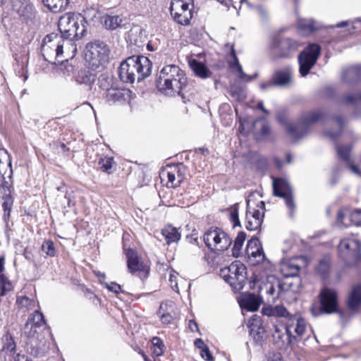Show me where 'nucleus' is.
I'll use <instances>...</instances> for the list:
<instances>
[{
	"label": "nucleus",
	"instance_id": "1",
	"mask_svg": "<svg viewBox=\"0 0 361 361\" xmlns=\"http://www.w3.org/2000/svg\"><path fill=\"white\" fill-rule=\"evenodd\" d=\"M25 335L30 339V344L37 349V355L44 353L47 348V338L50 332L47 329L44 315L35 310L25 325Z\"/></svg>",
	"mask_w": 361,
	"mask_h": 361
},
{
	"label": "nucleus",
	"instance_id": "2",
	"mask_svg": "<svg viewBox=\"0 0 361 361\" xmlns=\"http://www.w3.org/2000/svg\"><path fill=\"white\" fill-rule=\"evenodd\" d=\"M152 63L144 56H132L123 61L119 67L120 79L126 83L138 82L147 78L152 72Z\"/></svg>",
	"mask_w": 361,
	"mask_h": 361
},
{
	"label": "nucleus",
	"instance_id": "3",
	"mask_svg": "<svg viewBox=\"0 0 361 361\" xmlns=\"http://www.w3.org/2000/svg\"><path fill=\"white\" fill-rule=\"evenodd\" d=\"M58 27L61 35L66 39V44L73 46L71 42L82 38L86 32V25L82 14L67 13L63 15L59 20Z\"/></svg>",
	"mask_w": 361,
	"mask_h": 361
},
{
	"label": "nucleus",
	"instance_id": "4",
	"mask_svg": "<svg viewBox=\"0 0 361 361\" xmlns=\"http://www.w3.org/2000/svg\"><path fill=\"white\" fill-rule=\"evenodd\" d=\"M322 117V114L319 111H312L303 114L298 123L295 125L289 123L286 113H279L277 115V121L283 125L289 135L295 140L305 136L310 128L318 122Z\"/></svg>",
	"mask_w": 361,
	"mask_h": 361
},
{
	"label": "nucleus",
	"instance_id": "5",
	"mask_svg": "<svg viewBox=\"0 0 361 361\" xmlns=\"http://www.w3.org/2000/svg\"><path fill=\"white\" fill-rule=\"evenodd\" d=\"M65 42L62 36L58 34L47 35L42 44V52L44 59L53 64L67 61V59H63V48Z\"/></svg>",
	"mask_w": 361,
	"mask_h": 361
},
{
	"label": "nucleus",
	"instance_id": "6",
	"mask_svg": "<svg viewBox=\"0 0 361 361\" xmlns=\"http://www.w3.org/2000/svg\"><path fill=\"white\" fill-rule=\"evenodd\" d=\"M258 194H251L247 200L245 214V228L249 231L258 230L263 221L265 204L262 200H257Z\"/></svg>",
	"mask_w": 361,
	"mask_h": 361
},
{
	"label": "nucleus",
	"instance_id": "7",
	"mask_svg": "<svg viewBox=\"0 0 361 361\" xmlns=\"http://www.w3.org/2000/svg\"><path fill=\"white\" fill-rule=\"evenodd\" d=\"M220 276L235 291L243 289L246 281V268L240 261H235L229 266L221 269Z\"/></svg>",
	"mask_w": 361,
	"mask_h": 361
},
{
	"label": "nucleus",
	"instance_id": "8",
	"mask_svg": "<svg viewBox=\"0 0 361 361\" xmlns=\"http://www.w3.org/2000/svg\"><path fill=\"white\" fill-rule=\"evenodd\" d=\"M203 240L207 247L216 254L226 250L232 243L227 233L217 227L207 230L203 235Z\"/></svg>",
	"mask_w": 361,
	"mask_h": 361
},
{
	"label": "nucleus",
	"instance_id": "9",
	"mask_svg": "<svg viewBox=\"0 0 361 361\" xmlns=\"http://www.w3.org/2000/svg\"><path fill=\"white\" fill-rule=\"evenodd\" d=\"M85 59L92 69H97L104 66L108 61L106 45L100 41L89 43L86 46Z\"/></svg>",
	"mask_w": 361,
	"mask_h": 361
},
{
	"label": "nucleus",
	"instance_id": "10",
	"mask_svg": "<svg viewBox=\"0 0 361 361\" xmlns=\"http://www.w3.org/2000/svg\"><path fill=\"white\" fill-rule=\"evenodd\" d=\"M110 79L104 76L99 78V87L106 90V99L110 103H122L130 98L131 91L128 88L118 87L116 85L111 84L109 86Z\"/></svg>",
	"mask_w": 361,
	"mask_h": 361
},
{
	"label": "nucleus",
	"instance_id": "11",
	"mask_svg": "<svg viewBox=\"0 0 361 361\" xmlns=\"http://www.w3.org/2000/svg\"><path fill=\"white\" fill-rule=\"evenodd\" d=\"M192 0H171L170 12L173 20L178 24L187 25L192 18Z\"/></svg>",
	"mask_w": 361,
	"mask_h": 361
},
{
	"label": "nucleus",
	"instance_id": "12",
	"mask_svg": "<svg viewBox=\"0 0 361 361\" xmlns=\"http://www.w3.org/2000/svg\"><path fill=\"white\" fill-rule=\"evenodd\" d=\"M188 79L187 77L178 78L173 80H166L157 81V90L164 95L169 97H174L176 95H181L183 98L185 97L186 92L189 90L188 88Z\"/></svg>",
	"mask_w": 361,
	"mask_h": 361
},
{
	"label": "nucleus",
	"instance_id": "13",
	"mask_svg": "<svg viewBox=\"0 0 361 361\" xmlns=\"http://www.w3.org/2000/svg\"><path fill=\"white\" fill-rule=\"evenodd\" d=\"M320 307L311 308L312 314L316 317L321 313L331 314L337 311L338 297L336 292L331 288H324L319 293Z\"/></svg>",
	"mask_w": 361,
	"mask_h": 361
},
{
	"label": "nucleus",
	"instance_id": "14",
	"mask_svg": "<svg viewBox=\"0 0 361 361\" xmlns=\"http://www.w3.org/2000/svg\"><path fill=\"white\" fill-rule=\"evenodd\" d=\"M321 47L317 44H310L299 55L300 73L302 76L307 75L314 66L320 54Z\"/></svg>",
	"mask_w": 361,
	"mask_h": 361
},
{
	"label": "nucleus",
	"instance_id": "15",
	"mask_svg": "<svg viewBox=\"0 0 361 361\" xmlns=\"http://www.w3.org/2000/svg\"><path fill=\"white\" fill-rule=\"evenodd\" d=\"M306 329V322L300 314L290 315L286 324L285 330L287 334V342L291 344L296 336H301Z\"/></svg>",
	"mask_w": 361,
	"mask_h": 361
},
{
	"label": "nucleus",
	"instance_id": "16",
	"mask_svg": "<svg viewBox=\"0 0 361 361\" xmlns=\"http://www.w3.org/2000/svg\"><path fill=\"white\" fill-rule=\"evenodd\" d=\"M273 190L274 195L284 199L286 207L290 209V213H293L295 209V204L289 183L283 178H274Z\"/></svg>",
	"mask_w": 361,
	"mask_h": 361
},
{
	"label": "nucleus",
	"instance_id": "17",
	"mask_svg": "<svg viewBox=\"0 0 361 361\" xmlns=\"http://www.w3.org/2000/svg\"><path fill=\"white\" fill-rule=\"evenodd\" d=\"M182 164L167 166L160 173V178L162 181L166 180L168 188H176L180 185L184 180Z\"/></svg>",
	"mask_w": 361,
	"mask_h": 361
},
{
	"label": "nucleus",
	"instance_id": "18",
	"mask_svg": "<svg viewBox=\"0 0 361 361\" xmlns=\"http://www.w3.org/2000/svg\"><path fill=\"white\" fill-rule=\"evenodd\" d=\"M245 256L251 265H257L265 259L262 245L257 238H252L247 244Z\"/></svg>",
	"mask_w": 361,
	"mask_h": 361
},
{
	"label": "nucleus",
	"instance_id": "19",
	"mask_svg": "<svg viewBox=\"0 0 361 361\" xmlns=\"http://www.w3.org/2000/svg\"><path fill=\"white\" fill-rule=\"evenodd\" d=\"M361 243L355 239H343L338 245V252L342 257H353L356 262L361 259Z\"/></svg>",
	"mask_w": 361,
	"mask_h": 361
},
{
	"label": "nucleus",
	"instance_id": "20",
	"mask_svg": "<svg viewBox=\"0 0 361 361\" xmlns=\"http://www.w3.org/2000/svg\"><path fill=\"white\" fill-rule=\"evenodd\" d=\"M299 44L290 38L279 39L274 37L271 40L270 47L274 51L279 50V55L280 57H288L289 54L297 50Z\"/></svg>",
	"mask_w": 361,
	"mask_h": 361
},
{
	"label": "nucleus",
	"instance_id": "21",
	"mask_svg": "<svg viewBox=\"0 0 361 361\" xmlns=\"http://www.w3.org/2000/svg\"><path fill=\"white\" fill-rule=\"evenodd\" d=\"M306 264L303 257H296L288 260H283L280 265V271L286 277H295L299 274L300 269Z\"/></svg>",
	"mask_w": 361,
	"mask_h": 361
},
{
	"label": "nucleus",
	"instance_id": "22",
	"mask_svg": "<svg viewBox=\"0 0 361 361\" xmlns=\"http://www.w3.org/2000/svg\"><path fill=\"white\" fill-rule=\"evenodd\" d=\"M0 196L3 200L2 207L4 210V219L7 221L13 206L11 185L7 181H4L0 185Z\"/></svg>",
	"mask_w": 361,
	"mask_h": 361
},
{
	"label": "nucleus",
	"instance_id": "23",
	"mask_svg": "<svg viewBox=\"0 0 361 361\" xmlns=\"http://www.w3.org/2000/svg\"><path fill=\"white\" fill-rule=\"evenodd\" d=\"M228 63L229 68L231 70L233 73H235L238 75V77L244 81H250L252 80V77L245 73L243 71V68L239 63V61L236 56L235 51L234 49V46H231V53L229 59H228Z\"/></svg>",
	"mask_w": 361,
	"mask_h": 361
},
{
	"label": "nucleus",
	"instance_id": "24",
	"mask_svg": "<svg viewBox=\"0 0 361 361\" xmlns=\"http://www.w3.org/2000/svg\"><path fill=\"white\" fill-rule=\"evenodd\" d=\"M186 77L183 71H182L178 66L167 65L161 68L159 72L157 81H162L164 79L171 80L175 78Z\"/></svg>",
	"mask_w": 361,
	"mask_h": 361
},
{
	"label": "nucleus",
	"instance_id": "25",
	"mask_svg": "<svg viewBox=\"0 0 361 361\" xmlns=\"http://www.w3.org/2000/svg\"><path fill=\"white\" fill-rule=\"evenodd\" d=\"M293 70L286 67L276 71L273 75L274 84L277 86H285L291 83Z\"/></svg>",
	"mask_w": 361,
	"mask_h": 361
},
{
	"label": "nucleus",
	"instance_id": "26",
	"mask_svg": "<svg viewBox=\"0 0 361 361\" xmlns=\"http://www.w3.org/2000/svg\"><path fill=\"white\" fill-rule=\"evenodd\" d=\"M127 258V266L130 272L135 273L143 269L142 262L140 261L136 251L132 249H124Z\"/></svg>",
	"mask_w": 361,
	"mask_h": 361
},
{
	"label": "nucleus",
	"instance_id": "27",
	"mask_svg": "<svg viewBox=\"0 0 361 361\" xmlns=\"http://www.w3.org/2000/svg\"><path fill=\"white\" fill-rule=\"evenodd\" d=\"M260 302L259 298L252 293L243 294L239 301L240 305L243 309L251 312L257 311L259 307Z\"/></svg>",
	"mask_w": 361,
	"mask_h": 361
},
{
	"label": "nucleus",
	"instance_id": "28",
	"mask_svg": "<svg viewBox=\"0 0 361 361\" xmlns=\"http://www.w3.org/2000/svg\"><path fill=\"white\" fill-rule=\"evenodd\" d=\"M13 8L19 16L26 18H32L33 15V6L30 0H14Z\"/></svg>",
	"mask_w": 361,
	"mask_h": 361
},
{
	"label": "nucleus",
	"instance_id": "29",
	"mask_svg": "<svg viewBox=\"0 0 361 361\" xmlns=\"http://www.w3.org/2000/svg\"><path fill=\"white\" fill-rule=\"evenodd\" d=\"M281 289L280 282L276 279H271L268 280L267 283H264L262 286H259V293L265 292L267 295L272 297V299L278 298L279 292Z\"/></svg>",
	"mask_w": 361,
	"mask_h": 361
},
{
	"label": "nucleus",
	"instance_id": "30",
	"mask_svg": "<svg viewBox=\"0 0 361 361\" xmlns=\"http://www.w3.org/2000/svg\"><path fill=\"white\" fill-rule=\"evenodd\" d=\"M298 28L302 34L306 35L314 30L321 29L322 25L312 19L299 18L297 23Z\"/></svg>",
	"mask_w": 361,
	"mask_h": 361
},
{
	"label": "nucleus",
	"instance_id": "31",
	"mask_svg": "<svg viewBox=\"0 0 361 361\" xmlns=\"http://www.w3.org/2000/svg\"><path fill=\"white\" fill-rule=\"evenodd\" d=\"M189 66L195 75L200 78L205 79L209 78L212 75V72L209 70V68L204 64L196 59L190 60Z\"/></svg>",
	"mask_w": 361,
	"mask_h": 361
},
{
	"label": "nucleus",
	"instance_id": "32",
	"mask_svg": "<svg viewBox=\"0 0 361 361\" xmlns=\"http://www.w3.org/2000/svg\"><path fill=\"white\" fill-rule=\"evenodd\" d=\"M361 305V285L354 287L349 295L348 307L350 310L356 311Z\"/></svg>",
	"mask_w": 361,
	"mask_h": 361
},
{
	"label": "nucleus",
	"instance_id": "33",
	"mask_svg": "<svg viewBox=\"0 0 361 361\" xmlns=\"http://www.w3.org/2000/svg\"><path fill=\"white\" fill-rule=\"evenodd\" d=\"M262 314L267 317H288L290 316L288 310L282 305L268 307L262 309Z\"/></svg>",
	"mask_w": 361,
	"mask_h": 361
},
{
	"label": "nucleus",
	"instance_id": "34",
	"mask_svg": "<svg viewBox=\"0 0 361 361\" xmlns=\"http://www.w3.org/2000/svg\"><path fill=\"white\" fill-rule=\"evenodd\" d=\"M361 78V66L356 65L343 70L342 80L346 82L355 81Z\"/></svg>",
	"mask_w": 361,
	"mask_h": 361
},
{
	"label": "nucleus",
	"instance_id": "35",
	"mask_svg": "<svg viewBox=\"0 0 361 361\" xmlns=\"http://www.w3.org/2000/svg\"><path fill=\"white\" fill-rule=\"evenodd\" d=\"M253 127L256 131L257 139L268 135L270 131L269 124L262 118L257 119L253 123Z\"/></svg>",
	"mask_w": 361,
	"mask_h": 361
},
{
	"label": "nucleus",
	"instance_id": "36",
	"mask_svg": "<svg viewBox=\"0 0 361 361\" xmlns=\"http://www.w3.org/2000/svg\"><path fill=\"white\" fill-rule=\"evenodd\" d=\"M46 7L50 11L57 13L65 10L69 4V0H42Z\"/></svg>",
	"mask_w": 361,
	"mask_h": 361
},
{
	"label": "nucleus",
	"instance_id": "37",
	"mask_svg": "<svg viewBox=\"0 0 361 361\" xmlns=\"http://www.w3.org/2000/svg\"><path fill=\"white\" fill-rule=\"evenodd\" d=\"M161 233L168 244L178 242L180 238V233L178 232V229L171 226L164 227L161 231Z\"/></svg>",
	"mask_w": 361,
	"mask_h": 361
},
{
	"label": "nucleus",
	"instance_id": "38",
	"mask_svg": "<svg viewBox=\"0 0 361 361\" xmlns=\"http://www.w3.org/2000/svg\"><path fill=\"white\" fill-rule=\"evenodd\" d=\"M122 21L123 20L119 16L106 15L102 19L103 25L109 30H114L118 27Z\"/></svg>",
	"mask_w": 361,
	"mask_h": 361
},
{
	"label": "nucleus",
	"instance_id": "39",
	"mask_svg": "<svg viewBox=\"0 0 361 361\" xmlns=\"http://www.w3.org/2000/svg\"><path fill=\"white\" fill-rule=\"evenodd\" d=\"M2 351L6 354L12 355L16 351V345L12 336L7 332L2 337Z\"/></svg>",
	"mask_w": 361,
	"mask_h": 361
},
{
	"label": "nucleus",
	"instance_id": "40",
	"mask_svg": "<svg viewBox=\"0 0 361 361\" xmlns=\"http://www.w3.org/2000/svg\"><path fill=\"white\" fill-rule=\"evenodd\" d=\"M128 38L131 43H133L137 46H140V44L143 41V30L139 26H135L130 29L128 34Z\"/></svg>",
	"mask_w": 361,
	"mask_h": 361
},
{
	"label": "nucleus",
	"instance_id": "41",
	"mask_svg": "<svg viewBox=\"0 0 361 361\" xmlns=\"http://www.w3.org/2000/svg\"><path fill=\"white\" fill-rule=\"evenodd\" d=\"M246 239V234L241 231L239 232L234 240V245L232 249V254L234 257H238L242 254V247Z\"/></svg>",
	"mask_w": 361,
	"mask_h": 361
},
{
	"label": "nucleus",
	"instance_id": "42",
	"mask_svg": "<svg viewBox=\"0 0 361 361\" xmlns=\"http://www.w3.org/2000/svg\"><path fill=\"white\" fill-rule=\"evenodd\" d=\"M16 305L18 309L24 312L30 310L35 307L36 302L30 299L27 296H18L16 299Z\"/></svg>",
	"mask_w": 361,
	"mask_h": 361
},
{
	"label": "nucleus",
	"instance_id": "43",
	"mask_svg": "<svg viewBox=\"0 0 361 361\" xmlns=\"http://www.w3.org/2000/svg\"><path fill=\"white\" fill-rule=\"evenodd\" d=\"M341 102L350 106H361V92H354L349 93L342 99Z\"/></svg>",
	"mask_w": 361,
	"mask_h": 361
},
{
	"label": "nucleus",
	"instance_id": "44",
	"mask_svg": "<svg viewBox=\"0 0 361 361\" xmlns=\"http://www.w3.org/2000/svg\"><path fill=\"white\" fill-rule=\"evenodd\" d=\"M316 273L321 276L322 278H325L329 271V259L325 257L319 262V264L315 268Z\"/></svg>",
	"mask_w": 361,
	"mask_h": 361
},
{
	"label": "nucleus",
	"instance_id": "45",
	"mask_svg": "<svg viewBox=\"0 0 361 361\" xmlns=\"http://www.w3.org/2000/svg\"><path fill=\"white\" fill-rule=\"evenodd\" d=\"M287 334L286 333L285 328H280L275 326L274 331L273 333V337L276 343H281V345H290L287 342Z\"/></svg>",
	"mask_w": 361,
	"mask_h": 361
},
{
	"label": "nucleus",
	"instance_id": "46",
	"mask_svg": "<svg viewBox=\"0 0 361 361\" xmlns=\"http://www.w3.org/2000/svg\"><path fill=\"white\" fill-rule=\"evenodd\" d=\"M114 161L113 157H106L101 158L99 161V166L100 169L107 173H111L113 172V166Z\"/></svg>",
	"mask_w": 361,
	"mask_h": 361
},
{
	"label": "nucleus",
	"instance_id": "47",
	"mask_svg": "<svg viewBox=\"0 0 361 361\" xmlns=\"http://www.w3.org/2000/svg\"><path fill=\"white\" fill-rule=\"evenodd\" d=\"M230 221L233 227L240 226V222L238 217V204H234L229 209Z\"/></svg>",
	"mask_w": 361,
	"mask_h": 361
},
{
	"label": "nucleus",
	"instance_id": "48",
	"mask_svg": "<svg viewBox=\"0 0 361 361\" xmlns=\"http://www.w3.org/2000/svg\"><path fill=\"white\" fill-rule=\"evenodd\" d=\"M42 251L49 257H53L56 255V250L52 240H45L42 245Z\"/></svg>",
	"mask_w": 361,
	"mask_h": 361
},
{
	"label": "nucleus",
	"instance_id": "49",
	"mask_svg": "<svg viewBox=\"0 0 361 361\" xmlns=\"http://www.w3.org/2000/svg\"><path fill=\"white\" fill-rule=\"evenodd\" d=\"M334 123L336 126L338 128V130L336 133L326 131L325 134L331 139V140H335L341 133V130L344 126V122L342 120L341 118L338 117L333 120Z\"/></svg>",
	"mask_w": 361,
	"mask_h": 361
},
{
	"label": "nucleus",
	"instance_id": "50",
	"mask_svg": "<svg viewBox=\"0 0 361 361\" xmlns=\"http://www.w3.org/2000/svg\"><path fill=\"white\" fill-rule=\"evenodd\" d=\"M152 344L154 345L153 354L156 357L161 356L164 353V347L162 341L158 337H154L152 338Z\"/></svg>",
	"mask_w": 361,
	"mask_h": 361
},
{
	"label": "nucleus",
	"instance_id": "51",
	"mask_svg": "<svg viewBox=\"0 0 361 361\" xmlns=\"http://www.w3.org/2000/svg\"><path fill=\"white\" fill-rule=\"evenodd\" d=\"M337 154L338 157L346 162L350 161V148L349 147L338 146L336 148Z\"/></svg>",
	"mask_w": 361,
	"mask_h": 361
},
{
	"label": "nucleus",
	"instance_id": "52",
	"mask_svg": "<svg viewBox=\"0 0 361 361\" xmlns=\"http://www.w3.org/2000/svg\"><path fill=\"white\" fill-rule=\"evenodd\" d=\"M178 273H177L174 270H171L170 274H169V281L170 283L171 288L176 293L179 292V288H178Z\"/></svg>",
	"mask_w": 361,
	"mask_h": 361
},
{
	"label": "nucleus",
	"instance_id": "53",
	"mask_svg": "<svg viewBox=\"0 0 361 361\" xmlns=\"http://www.w3.org/2000/svg\"><path fill=\"white\" fill-rule=\"evenodd\" d=\"M174 303L172 301H166L160 305L157 314H161L169 312H173Z\"/></svg>",
	"mask_w": 361,
	"mask_h": 361
},
{
	"label": "nucleus",
	"instance_id": "54",
	"mask_svg": "<svg viewBox=\"0 0 361 361\" xmlns=\"http://www.w3.org/2000/svg\"><path fill=\"white\" fill-rule=\"evenodd\" d=\"M98 12L93 8L84 10L82 17L84 18V24L85 25L88 20H93L97 17Z\"/></svg>",
	"mask_w": 361,
	"mask_h": 361
},
{
	"label": "nucleus",
	"instance_id": "55",
	"mask_svg": "<svg viewBox=\"0 0 361 361\" xmlns=\"http://www.w3.org/2000/svg\"><path fill=\"white\" fill-rule=\"evenodd\" d=\"M350 221L356 226L361 225V209H356L350 214Z\"/></svg>",
	"mask_w": 361,
	"mask_h": 361
},
{
	"label": "nucleus",
	"instance_id": "56",
	"mask_svg": "<svg viewBox=\"0 0 361 361\" xmlns=\"http://www.w3.org/2000/svg\"><path fill=\"white\" fill-rule=\"evenodd\" d=\"M173 313V312H169L159 314V317L160 318L161 322L165 324H171L174 319Z\"/></svg>",
	"mask_w": 361,
	"mask_h": 361
},
{
	"label": "nucleus",
	"instance_id": "57",
	"mask_svg": "<svg viewBox=\"0 0 361 361\" xmlns=\"http://www.w3.org/2000/svg\"><path fill=\"white\" fill-rule=\"evenodd\" d=\"M105 287L110 291L114 293H119L121 292V287L119 284L115 282H111L109 283H105Z\"/></svg>",
	"mask_w": 361,
	"mask_h": 361
},
{
	"label": "nucleus",
	"instance_id": "58",
	"mask_svg": "<svg viewBox=\"0 0 361 361\" xmlns=\"http://www.w3.org/2000/svg\"><path fill=\"white\" fill-rule=\"evenodd\" d=\"M200 355L206 361H212L213 360V356L208 346L204 347V348L200 350Z\"/></svg>",
	"mask_w": 361,
	"mask_h": 361
},
{
	"label": "nucleus",
	"instance_id": "59",
	"mask_svg": "<svg viewBox=\"0 0 361 361\" xmlns=\"http://www.w3.org/2000/svg\"><path fill=\"white\" fill-rule=\"evenodd\" d=\"M257 12L262 20H267L268 18L269 15H268V12L267 11V10H265L264 8H263L261 6H258L257 8Z\"/></svg>",
	"mask_w": 361,
	"mask_h": 361
},
{
	"label": "nucleus",
	"instance_id": "60",
	"mask_svg": "<svg viewBox=\"0 0 361 361\" xmlns=\"http://www.w3.org/2000/svg\"><path fill=\"white\" fill-rule=\"evenodd\" d=\"M195 346L196 348H197L198 349H200V350H202L203 348H204V347L207 346L204 342L203 341V340L202 338H197L195 341Z\"/></svg>",
	"mask_w": 361,
	"mask_h": 361
},
{
	"label": "nucleus",
	"instance_id": "61",
	"mask_svg": "<svg viewBox=\"0 0 361 361\" xmlns=\"http://www.w3.org/2000/svg\"><path fill=\"white\" fill-rule=\"evenodd\" d=\"M353 29L361 30V18H357L352 21Z\"/></svg>",
	"mask_w": 361,
	"mask_h": 361
},
{
	"label": "nucleus",
	"instance_id": "62",
	"mask_svg": "<svg viewBox=\"0 0 361 361\" xmlns=\"http://www.w3.org/2000/svg\"><path fill=\"white\" fill-rule=\"evenodd\" d=\"M189 328L192 331H198V326L195 321L194 320H190L189 321Z\"/></svg>",
	"mask_w": 361,
	"mask_h": 361
},
{
	"label": "nucleus",
	"instance_id": "63",
	"mask_svg": "<svg viewBox=\"0 0 361 361\" xmlns=\"http://www.w3.org/2000/svg\"><path fill=\"white\" fill-rule=\"evenodd\" d=\"M90 79L87 78V76H85V78L81 77L80 74L76 78V81L78 83H85L89 81Z\"/></svg>",
	"mask_w": 361,
	"mask_h": 361
},
{
	"label": "nucleus",
	"instance_id": "64",
	"mask_svg": "<svg viewBox=\"0 0 361 361\" xmlns=\"http://www.w3.org/2000/svg\"><path fill=\"white\" fill-rule=\"evenodd\" d=\"M343 214L342 211H339L337 214V221L340 224L345 225V224L343 222Z\"/></svg>",
	"mask_w": 361,
	"mask_h": 361
}]
</instances>
